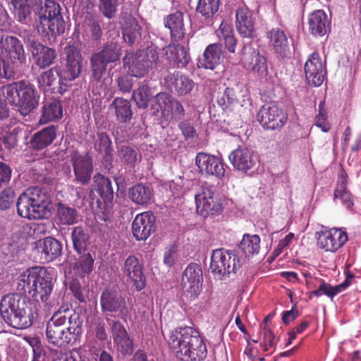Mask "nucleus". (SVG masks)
Here are the masks:
<instances>
[{
  "label": "nucleus",
  "instance_id": "nucleus-12",
  "mask_svg": "<svg viewBox=\"0 0 361 361\" xmlns=\"http://www.w3.org/2000/svg\"><path fill=\"white\" fill-rule=\"evenodd\" d=\"M196 211L202 216L219 215L223 211V206L213 190L208 188H202L195 195Z\"/></svg>",
  "mask_w": 361,
  "mask_h": 361
},
{
  "label": "nucleus",
  "instance_id": "nucleus-64",
  "mask_svg": "<svg viewBox=\"0 0 361 361\" xmlns=\"http://www.w3.org/2000/svg\"><path fill=\"white\" fill-rule=\"evenodd\" d=\"M184 108L183 105L177 100L173 99L169 109L173 118L176 119H180L184 115Z\"/></svg>",
  "mask_w": 361,
  "mask_h": 361
},
{
  "label": "nucleus",
  "instance_id": "nucleus-33",
  "mask_svg": "<svg viewBox=\"0 0 361 361\" xmlns=\"http://www.w3.org/2000/svg\"><path fill=\"white\" fill-rule=\"evenodd\" d=\"M63 108L57 99L46 102L42 107V114L39 119L40 124H46L56 121L62 117Z\"/></svg>",
  "mask_w": 361,
  "mask_h": 361
},
{
  "label": "nucleus",
  "instance_id": "nucleus-8",
  "mask_svg": "<svg viewBox=\"0 0 361 361\" xmlns=\"http://www.w3.org/2000/svg\"><path fill=\"white\" fill-rule=\"evenodd\" d=\"M66 66L63 68L58 66L59 82L67 87V82L75 80L79 77L82 68V57L80 50L73 45L66 46L64 49Z\"/></svg>",
  "mask_w": 361,
  "mask_h": 361
},
{
  "label": "nucleus",
  "instance_id": "nucleus-24",
  "mask_svg": "<svg viewBox=\"0 0 361 361\" xmlns=\"http://www.w3.org/2000/svg\"><path fill=\"white\" fill-rule=\"evenodd\" d=\"M111 334L114 343L118 353L123 355H130L133 353V341L121 322H113L111 325Z\"/></svg>",
  "mask_w": 361,
  "mask_h": 361
},
{
  "label": "nucleus",
  "instance_id": "nucleus-2",
  "mask_svg": "<svg viewBox=\"0 0 361 361\" xmlns=\"http://www.w3.org/2000/svg\"><path fill=\"white\" fill-rule=\"evenodd\" d=\"M51 197L46 188L32 187L23 192L16 203L19 216L30 220L47 218L51 214Z\"/></svg>",
  "mask_w": 361,
  "mask_h": 361
},
{
  "label": "nucleus",
  "instance_id": "nucleus-46",
  "mask_svg": "<svg viewBox=\"0 0 361 361\" xmlns=\"http://www.w3.org/2000/svg\"><path fill=\"white\" fill-rule=\"evenodd\" d=\"M239 247L247 256L256 255L260 249V238L257 235L245 234Z\"/></svg>",
  "mask_w": 361,
  "mask_h": 361
},
{
  "label": "nucleus",
  "instance_id": "nucleus-30",
  "mask_svg": "<svg viewBox=\"0 0 361 361\" xmlns=\"http://www.w3.org/2000/svg\"><path fill=\"white\" fill-rule=\"evenodd\" d=\"M166 82L169 88L173 89L180 95L190 92L194 85L192 80L178 72L169 74L166 78Z\"/></svg>",
  "mask_w": 361,
  "mask_h": 361
},
{
  "label": "nucleus",
  "instance_id": "nucleus-53",
  "mask_svg": "<svg viewBox=\"0 0 361 361\" xmlns=\"http://www.w3.org/2000/svg\"><path fill=\"white\" fill-rule=\"evenodd\" d=\"M133 97L139 108L145 109L150 99L148 87L145 85L140 86L134 91Z\"/></svg>",
  "mask_w": 361,
  "mask_h": 361
},
{
  "label": "nucleus",
  "instance_id": "nucleus-44",
  "mask_svg": "<svg viewBox=\"0 0 361 361\" xmlns=\"http://www.w3.org/2000/svg\"><path fill=\"white\" fill-rule=\"evenodd\" d=\"M71 237L75 250L81 254L89 245L90 235L87 231L80 226L75 227L72 231Z\"/></svg>",
  "mask_w": 361,
  "mask_h": 361
},
{
  "label": "nucleus",
  "instance_id": "nucleus-38",
  "mask_svg": "<svg viewBox=\"0 0 361 361\" xmlns=\"http://www.w3.org/2000/svg\"><path fill=\"white\" fill-rule=\"evenodd\" d=\"M269 44L274 51L282 55L286 53L288 47V38L284 32L279 28H273L267 35Z\"/></svg>",
  "mask_w": 361,
  "mask_h": 361
},
{
  "label": "nucleus",
  "instance_id": "nucleus-63",
  "mask_svg": "<svg viewBox=\"0 0 361 361\" xmlns=\"http://www.w3.org/2000/svg\"><path fill=\"white\" fill-rule=\"evenodd\" d=\"M11 169L6 164L0 162V188L11 180Z\"/></svg>",
  "mask_w": 361,
  "mask_h": 361
},
{
  "label": "nucleus",
  "instance_id": "nucleus-35",
  "mask_svg": "<svg viewBox=\"0 0 361 361\" xmlns=\"http://www.w3.org/2000/svg\"><path fill=\"white\" fill-rule=\"evenodd\" d=\"M14 8V14L17 20L23 24H27L34 5L37 0H10Z\"/></svg>",
  "mask_w": 361,
  "mask_h": 361
},
{
  "label": "nucleus",
  "instance_id": "nucleus-52",
  "mask_svg": "<svg viewBox=\"0 0 361 361\" xmlns=\"http://www.w3.org/2000/svg\"><path fill=\"white\" fill-rule=\"evenodd\" d=\"M93 263L94 259L91 254L87 253L79 258L75 267L80 275L85 276L92 271Z\"/></svg>",
  "mask_w": 361,
  "mask_h": 361
},
{
  "label": "nucleus",
  "instance_id": "nucleus-29",
  "mask_svg": "<svg viewBox=\"0 0 361 361\" xmlns=\"http://www.w3.org/2000/svg\"><path fill=\"white\" fill-rule=\"evenodd\" d=\"M37 247L43 255L44 260L47 262L52 261L61 253V243L52 237H47L39 240L37 244Z\"/></svg>",
  "mask_w": 361,
  "mask_h": 361
},
{
  "label": "nucleus",
  "instance_id": "nucleus-62",
  "mask_svg": "<svg viewBox=\"0 0 361 361\" xmlns=\"http://www.w3.org/2000/svg\"><path fill=\"white\" fill-rule=\"evenodd\" d=\"M216 32L217 37H219L221 42H224V40L234 35L232 26L224 22L221 23Z\"/></svg>",
  "mask_w": 361,
  "mask_h": 361
},
{
  "label": "nucleus",
  "instance_id": "nucleus-19",
  "mask_svg": "<svg viewBox=\"0 0 361 361\" xmlns=\"http://www.w3.org/2000/svg\"><path fill=\"white\" fill-rule=\"evenodd\" d=\"M100 304L104 313L114 312L123 317L126 315V300L119 292L106 288L101 295Z\"/></svg>",
  "mask_w": 361,
  "mask_h": 361
},
{
  "label": "nucleus",
  "instance_id": "nucleus-11",
  "mask_svg": "<svg viewBox=\"0 0 361 361\" xmlns=\"http://www.w3.org/2000/svg\"><path fill=\"white\" fill-rule=\"evenodd\" d=\"M195 165L202 175L215 176L218 180H223L226 175L228 166L221 158L211 154L198 152Z\"/></svg>",
  "mask_w": 361,
  "mask_h": 361
},
{
  "label": "nucleus",
  "instance_id": "nucleus-13",
  "mask_svg": "<svg viewBox=\"0 0 361 361\" xmlns=\"http://www.w3.org/2000/svg\"><path fill=\"white\" fill-rule=\"evenodd\" d=\"M287 113L275 104L264 105L257 114L260 124L267 129L281 128L286 123Z\"/></svg>",
  "mask_w": 361,
  "mask_h": 361
},
{
  "label": "nucleus",
  "instance_id": "nucleus-23",
  "mask_svg": "<svg viewBox=\"0 0 361 361\" xmlns=\"http://www.w3.org/2000/svg\"><path fill=\"white\" fill-rule=\"evenodd\" d=\"M228 158L236 170L244 173L254 168L258 161L252 150L247 147L235 149L230 153Z\"/></svg>",
  "mask_w": 361,
  "mask_h": 361
},
{
  "label": "nucleus",
  "instance_id": "nucleus-3",
  "mask_svg": "<svg viewBox=\"0 0 361 361\" xmlns=\"http://www.w3.org/2000/svg\"><path fill=\"white\" fill-rule=\"evenodd\" d=\"M54 271L42 267H34L24 271L19 278L18 289L30 294L35 300L45 302L52 292Z\"/></svg>",
  "mask_w": 361,
  "mask_h": 361
},
{
  "label": "nucleus",
  "instance_id": "nucleus-43",
  "mask_svg": "<svg viewBox=\"0 0 361 361\" xmlns=\"http://www.w3.org/2000/svg\"><path fill=\"white\" fill-rule=\"evenodd\" d=\"M197 345L190 348L189 352H186L187 355L182 356V361H203L207 355V349L206 344L200 336L197 338Z\"/></svg>",
  "mask_w": 361,
  "mask_h": 361
},
{
  "label": "nucleus",
  "instance_id": "nucleus-40",
  "mask_svg": "<svg viewBox=\"0 0 361 361\" xmlns=\"http://www.w3.org/2000/svg\"><path fill=\"white\" fill-rule=\"evenodd\" d=\"M349 285L350 283L348 279H346L343 283L334 286L323 281L317 290L310 293V298L312 296L320 297L322 295H326L333 299L334 296L345 290Z\"/></svg>",
  "mask_w": 361,
  "mask_h": 361
},
{
  "label": "nucleus",
  "instance_id": "nucleus-42",
  "mask_svg": "<svg viewBox=\"0 0 361 361\" xmlns=\"http://www.w3.org/2000/svg\"><path fill=\"white\" fill-rule=\"evenodd\" d=\"M97 185V191L106 204L111 203L114 199V191L109 179L98 174L94 177Z\"/></svg>",
  "mask_w": 361,
  "mask_h": 361
},
{
  "label": "nucleus",
  "instance_id": "nucleus-1",
  "mask_svg": "<svg viewBox=\"0 0 361 361\" xmlns=\"http://www.w3.org/2000/svg\"><path fill=\"white\" fill-rule=\"evenodd\" d=\"M0 313L5 322L16 329L30 326L37 317L34 305L19 293L4 296L0 302Z\"/></svg>",
  "mask_w": 361,
  "mask_h": 361
},
{
  "label": "nucleus",
  "instance_id": "nucleus-22",
  "mask_svg": "<svg viewBox=\"0 0 361 361\" xmlns=\"http://www.w3.org/2000/svg\"><path fill=\"white\" fill-rule=\"evenodd\" d=\"M122 272L133 283L137 290L140 291L145 288V277L143 274L142 266L136 256L130 255L126 259Z\"/></svg>",
  "mask_w": 361,
  "mask_h": 361
},
{
  "label": "nucleus",
  "instance_id": "nucleus-57",
  "mask_svg": "<svg viewBox=\"0 0 361 361\" xmlns=\"http://www.w3.org/2000/svg\"><path fill=\"white\" fill-rule=\"evenodd\" d=\"M61 327L56 325L47 324L46 334L47 339L50 343L55 345L59 346L60 344V336L62 331Z\"/></svg>",
  "mask_w": 361,
  "mask_h": 361
},
{
  "label": "nucleus",
  "instance_id": "nucleus-47",
  "mask_svg": "<svg viewBox=\"0 0 361 361\" xmlns=\"http://www.w3.org/2000/svg\"><path fill=\"white\" fill-rule=\"evenodd\" d=\"M57 216L61 224L71 225L77 222L78 214L75 209L59 203Z\"/></svg>",
  "mask_w": 361,
  "mask_h": 361
},
{
  "label": "nucleus",
  "instance_id": "nucleus-16",
  "mask_svg": "<svg viewBox=\"0 0 361 361\" xmlns=\"http://www.w3.org/2000/svg\"><path fill=\"white\" fill-rule=\"evenodd\" d=\"M71 162L73 168L75 181L82 185L89 183L93 172L90 157L87 154L73 152L71 154Z\"/></svg>",
  "mask_w": 361,
  "mask_h": 361
},
{
  "label": "nucleus",
  "instance_id": "nucleus-4",
  "mask_svg": "<svg viewBox=\"0 0 361 361\" xmlns=\"http://www.w3.org/2000/svg\"><path fill=\"white\" fill-rule=\"evenodd\" d=\"M1 93L5 101L13 106L24 116L36 109L39 104L38 97L32 85L20 80L4 85Z\"/></svg>",
  "mask_w": 361,
  "mask_h": 361
},
{
  "label": "nucleus",
  "instance_id": "nucleus-28",
  "mask_svg": "<svg viewBox=\"0 0 361 361\" xmlns=\"http://www.w3.org/2000/svg\"><path fill=\"white\" fill-rule=\"evenodd\" d=\"M38 83L44 91H55L62 93L66 91V87L59 82V71L58 66L44 71L38 78Z\"/></svg>",
  "mask_w": 361,
  "mask_h": 361
},
{
  "label": "nucleus",
  "instance_id": "nucleus-49",
  "mask_svg": "<svg viewBox=\"0 0 361 361\" xmlns=\"http://www.w3.org/2000/svg\"><path fill=\"white\" fill-rule=\"evenodd\" d=\"M217 103L224 110L234 107L238 103L235 91L233 88L226 87L218 97Z\"/></svg>",
  "mask_w": 361,
  "mask_h": 361
},
{
  "label": "nucleus",
  "instance_id": "nucleus-39",
  "mask_svg": "<svg viewBox=\"0 0 361 361\" xmlns=\"http://www.w3.org/2000/svg\"><path fill=\"white\" fill-rule=\"evenodd\" d=\"M153 196L152 188L147 185L137 184L130 189L129 197L137 204L145 205L150 202Z\"/></svg>",
  "mask_w": 361,
  "mask_h": 361
},
{
  "label": "nucleus",
  "instance_id": "nucleus-18",
  "mask_svg": "<svg viewBox=\"0 0 361 361\" xmlns=\"http://www.w3.org/2000/svg\"><path fill=\"white\" fill-rule=\"evenodd\" d=\"M27 42V47L38 67L44 68L54 63L57 56L55 49L42 45L34 37H28Z\"/></svg>",
  "mask_w": 361,
  "mask_h": 361
},
{
  "label": "nucleus",
  "instance_id": "nucleus-61",
  "mask_svg": "<svg viewBox=\"0 0 361 361\" xmlns=\"http://www.w3.org/2000/svg\"><path fill=\"white\" fill-rule=\"evenodd\" d=\"M177 247L176 245H171L166 248L164 255V263L167 267H172L176 260L177 259Z\"/></svg>",
  "mask_w": 361,
  "mask_h": 361
},
{
  "label": "nucleus",
  "instance_id": "nucleus-14",
  "mask_svg": "<svg viewBox=\"0 0 361 361\" xmlns=\"http://www.w3.org/2000/svg\"><path fill=\"white\" fill-rule=\"evenodd\" d=\"M241 60L244 67L256 74L260 78H264L268 74L266 58L261 55L257 49L246 45L242 51Z\"/></svg>",
  "mask_w": 361,
  "mask_h": 361
},
{
  "label": "nucleus",
  "instance_id": "nucleus-20",
  "mask_svg": "<svg viewBox=\"0 0 361 361\" xmlns=\"http://www.w3.org/2000/svg\"><path fill=\"white\" fill-rule=\"evenodd\" d=\"M35 13L38 16L39 24L43 27L47 26L51 31H54L55 23L63 24L62 17L60 15V6L52 0H45L44 6L37 8Z\"/></svg>",
  "mask_w": 361,
  "mask_h": 361
},
{
  "label": "nucleus",
  "instance_id": "nucleus-21",
  "mask_svg": "<svg viewBox=\"0 0 361 361\" xmlns=\"http://www.w3.org/2000/svg\"><path fill=\"white\" fill-rule=\"evenodd\" d=\"M155 230V216L150 212L137 214L132 224L134 237L137 240H145Z\"/></svg>",
  "mask_w": 361,
  "mask_h": 361
},
{
  "label": "nucleus",
  "instance_id": "nucleus-55",
  "mask_svg": "<svg viewBox=\"0 0 361 361\" xmlns=\"http://www.w3.org/2000/svg\"><path fill=\"white\" fill-rule=\"evenodd\" d=\"M117 0H99V9L107 18H112L117 11Z\"/></svg>",
  "mask_w": 361,
  "mask_h": 361
},
{
  "label": "nucleus",
  "instance_id": "nucleus-58",
  "mask_svg": "<svg viewBox=\"0 0 361 361\" xmlns=\"http://www.w3.org/2000/svg\"><path fill=\"white\" fill-rule=\"evenodd\" d=\"M326 119L327 113L322 108V104H320L319 106V113L315 117L314 124L324 133H327L331 128L330 124L327 122Z\"/></svg>",
  "mask_w": 361,
  "mask_h": 361
},
{
  "label": "nucleus",
  "instance_id": "nucleus-15",
  "mask_svg": "<svg viewBox=\"0 0 361 361\" xmlns=\"http://www.w3.org/2000/svg\"><path fill=\"white\" fill-rule=\"evenodd\" d=\"M348 240V234L345 229L332 228L321 231L317 243L324 251L335 252L342 247Z\"/></svg>",
  "mask_w": 361,
  "mask_h": 361
},
{
  "label": "nucleus",
  "instance_id": "nucleus-6",
  "mask_svg": "<svg viewBox=\"0 0 361 361\" xmlns=\"http://www.w3.org/2000/svg\"><path fill=\"white\" fill-rule=\"evenodd\" d=\"M242 262L234 252L224 248L213 250L209 271L219 279H223L241 267Z\"/></svg>",
  "mask_w": 361,
  "mask_h": 361
},
{
  "label": "nucleus",
  "instance_id": "nucleus-45",
  "mask_svg": "<svg viewBox=\"0 0 361 361\" xmlns=\"http://www.w3.org/2000/svg\"><path fill=\"white\" fill-rule=\"evenodd\" d=\"M6 47L11 59L13 61H18L23 63L25 60L24 49L20 42L15 37H8L6 39Z\"/></svg>",
  "mask_w": 361,
  "mask_h": 361
},
{
  "label": "nucleus",
  "instance_id": "nucleus-56",
  "mask_svg": "<svg viewBox=\"0 0 361 361\" xmlns=\"http://www.w3.org/2000/svg\"><path fill=\"white\" fill-rule=\"evenodd\" d=\"M111 145L110 138L106 133H101L98 134L95 146L99 152H104L106 155L110 154Z\"/></svg>",
  "mask_w": 361,
  "mask_h": 361
},
{
  "label": "nucleus",
  "instance_id": "nucleus-17",
  "mask_svg": "<svg viewBox=\"0 0 361 361\" xmlns=\"http://www.w3.org/2000/svg\"><path fill=\"white\" fill-rule=\"evenodd\" d=\"M305 74L310 85L320 86L326 74L325 61L317 52L312 53L305 64Z\"/></svg>",
  "mask_w": 361,
  "mask_h": 361
},
{
  "label": "nucleus",
  "instance_id": "nucleus-32",
  "mask_svg": "<svg viewBox=\"0 0 361 361\" xmlns=\"http://www.w3.org/2000/svg\"><path fill=\"white\" fill-rule=\"evenodd\" d=\"M56 136V127L50 126L35 133L30 140V144L33 148L42 149L51 145Z\"/></svg>",
  "mask_w": 361,
  "mask_h": 361
},
{
  "label": "nucleus",
  "instance_id": "nucleus-41",
  "mask_svg": "<svg viewBox=\"0 0 361 361\" xmlns=\"http://www.w3.org/2000/svg\"><path fill=\"white\" fill-rule=\"evenodd\" d=\"M140 30L141 27L137 20L131 16L128 17L123 25V38L124 41L129 44H134L141 35Z\"/></svg>",
  "mask_w": 361,
  "mask_h": 361
},
{
  "label": "nucleus",
  "instance_id": "nucleus-34",
  "mask_svg": "<svg viewBox=\"0 0 361 361\" xmlns=\"http://www.w3.org/2000/svg\"><path fill=\"white\" fill-rule=\"evenodd\" d=\"M348 175L345 171L341 169L338 178V183L334 191V198L340 199L347 209H350L353 203L350 192L347 190Z\"/></svg>",
  "mask_w": 361,
  "mask_h": 361
},
{
  "label": "nucleus",
  "instance_id": "nucleus-54",
  "mask_svg": "<svg viewBox=\"0 0 361 361\" xmlns=\"http://www.w3.org/2000/svg\"><path fill=\"white\" fill-rule=\"evenodd\" d=\"M80 326H70L66 329H62L60 336V344L59 345H63L71 343L76 340L77 334L80 332Z\"/></svg>",
  "mask_w": 361,
  "mask_h": 361
},
{
  "label": "nucleus",
  "instance_id": "nucleus-5",
  "mask_svg": "<svg viewBox=\"0 0 361 361\" xmlns=\"http://www.w3.org/2000/svg\"><path fill=\"white\" fill-rule=\"evenodd\" d=\"M158 59L157 51L152 47H148L135 54L128 53L123 59V63L125 67H128V73L130 75L142 78L157 64Z\"/></svg>",
  "mask_w": 361,
  "mask_h": 361
},
{
  "label": "nucleus",
  "instance_id": "nucleus-51",
  "mask_svg": "<svg viewBox=\"0 0 361 361\" xmlns=\"http://www.w3.org/2000/svg\"><path fill=\"white\" fill-rule=\"evenodd\" d=\"M68 313L69 305L63 304L54 313L47 324L61 327L66 322L67 319H69V323H71V317L68 316Z\"/></svg>",
  "mask_w": 361,
  "mask_h": 361
},
{
  "label": "nucleus",
  "instance_id": "nucleus-31",
  "mask_svg": "<svg viewBox=\"0 0 361 361\" xmlns=\"http://www.w3.org/2000/svg\"><path fill=\"white\" fill-rule=\"evenodd\" d=\"M164 25L170 30L171 37L174 41H179L183 38L185 30L182 13L176 12L169 15L165 19Z\"/></svg>",
  "mask_w": 361,
  "mask_h": 361
},
{
  "label": "nucleus",
  "instance_id": "nucleus-9",
  "mask_svg": "<svg viewBox=\"0 0 361 361\" xmlns=\"http://www.w3.org/2000/svg\"><path fill=\"white\" fill-rule=\"evenodd\" d=\"M199 336V333L192 327L178 328L171 331L168 343L180 360L182 356L187 355L186 352H189L192 344L195 346L198 344L197 338Z\"/></svg>",
  "mask_w": 361,
  "mask_h": 361
},
{
  "label": "nucleus",
  "instance_id": "nucleus-50",
  "mask_svg": "<svg viewBox=\"0 0 361 361\" xmlns=\"http://www.w3.org/2000/svg\"><path fill=\"white\" fill-rule=\"evenodd\" d=\"M118 155L124 163L131 166H134L140 161V154L138 151L128 146L121 147Z\"/></svg>",
  "mask_w": 361,
  "mask_h": 361
},
{
  "label": "nucleus",
  "instance_id": "nucleus-59",
  "mask_svg": "<svg viewBox=\"0 0 361 361\" xmlns=\"http://www.w3.org/2000/svg\"><path fill=\"white\" fill-rule=\"evenodd\" d=\"M14 192L11 188L4 189L0 195V209H8L14 202Z\"/></svg>",
  "mask_w": 361,
  "mask_h": 361
},
{
  "label": "nucleus",
  "instance_id": "nucleus-7",
  "mask_svg": "<svg viewBox=\"0 0 361 361\" xmlns=\"http://www.w3.org/2000/svg\"><path fill=\"white\" fill-rule=\"evenodd\" d=\"M121 54L120 46L114 41L107 42L101 51L92 54L90 60L92 80L100 81L107 64L119 61Z\"/></svg>",
  "mask_w": 361,
  "mask_h": 361
},
{
  "label": "nucleus",
  "instance_id": "nucleus-10",
  "mask_svg": "<svg viewBox=\"0 0 361 361\" xmlns=\"http://www.w3.org/2000/svg\"><path fill=\"white\" fill-rule=\"evenodd\" d=\"M203 275L200 267L196 264H189L182 277L183 296L186 300L196 299L202 290Z\"/></svg>",
  "mask_w": 361,
  "mask_h": 361
},
{
  "label": "nucleus",
  "instance_id": "nucleus-26",
  "mask_svg": "<svg viewBox=\"0 0 361 361\" xmlns=\"http://www.w3.org/2000/svg\"><path fill=\"white\" fill-rule=\"evenodd\" d=\"M223 61L221 46L211 44L205 49L202 56L199 59L198 66L205 69L214 70Z\"/></svg>",
  "mask_w": 361,
  "mask_h": 361
},
{
  "label": "nucleus",
  "instance_id": "nucleus-25",
  "mask_svg": "<svg viewBox=\"0 0 361 361\" xmlns=\"http://www.w3.org/2000/svg\"><path fill=\"white\" fill-rule=\"evenodd\" d=\"M308 25L312 35L322 37L330 30L331 20L324 11L317 10L310 15Z\"/></svg>",
  "mask_w": 361,
  "mask_h": 361
},
{
  "label": "nucleus",
  "instance_id": "nucleus-37",
  "mask_svg": "<svg viewBox=\"0 0 361 361\" xmlns=\"http://www.w3.org/2000/svg\"><path fill=\"white\" fill-rule=\"evenodd\" d=\"M114 109L116 119L120 123L129 122L133 116L131 105L128 100L121 97L114 99L110 106Z\"/></svg>",
  "mask_w": 361,
  "mask_h": 361
},
{
  "label": "nucleus",
  "instance_id": "nucleus-48",
  "mask_svg": "<svg viewBox=\"0 0 361 361\" xmlns=\"http://www.w3.org/2000/svg\"><path fill=\"white\" fill-rule=\"evenodd\" d=\"M220 0H199L197 6V11L205 19H210L214 17L219 8Z\"/></svg>",
  "mask_w": 361,
  "mask_h": 361
},
{
  "label": "nucleus",
  "instance_id": "nucleus-36",
  "mask_svg": "<svg viewBox=\"0 0 361 361\" xmlns=\"http://www.w3.org/2000/svg\"><path fill=\"white\" fill-rule=\"evenodd\" d=\"M164 51L166 59L176 64L178 67H185L189 63L190 56L186 49L182 45L169 44Z\"/></svg>",
  "mask_w": 361,
  "mask_h": 361
},
{
  "label": "nucleus",
  "instance_id": "nucleus-60",
  "mask_svg": "<svg viewBox=\"0 0 361 361\" xmlns=\"http://www.w3.org/2000/svg\"><path fill=\"white\" fill-rule=\"evenodd\" d=\"M155 99L159 109L163 112V114H169V109L173 99H172L168 94L161 92L156 95Z\"/></svg>",
  "mask_w": 361,
  "mask_h": 361
},
{
  "label": "nucleus",
  "instance_id": "nucleus-27",
  "mask_svg": "<svg viewBox=\"0 0 361 361\" xmlns=\"http://www.w3.org/2000/svg\"><path fill=\"white\" fill-rule=\"evenodd\" d=\"M235 18L239 34L243 37H252L255 27L252 11L246 6L240 7L236 11Z\"/></svg>",
  "mask_w": 361,
  "mask_h": 361
}]
</instances>
